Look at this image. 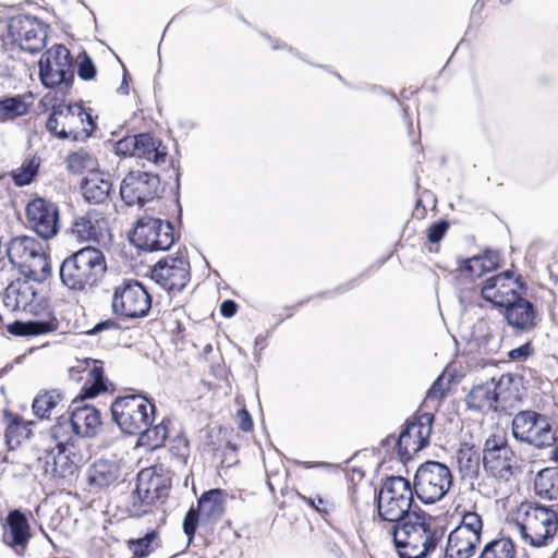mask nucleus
I'll return each instance as SVG.
<instances>
[{"instance_id":"5701e85b","label":"nucleus","mask_w":558,"mask_h":558,"mask_svg":"<svg viewBox=\"0 0 558 558\" xmlns=\"http://www.w3.org/2000/svg\"><path fill=\"white\" fill-rule=\"evenodd\" d=\"M57 450H51L39 459L44 462L45 474L53 478L73 476L84 463L83 456L74 451V446L60 447Z\"/></svg>"},{"instance_id":"680f3d73","label":"nucleus","mask_w":558,"mask_h":558,"mask_svg":"<svg viewBox=\"0 0 558 558\" xmlns=\"http://www.w3.org/2000/svg\"><path fill=\"white\" fill-rule=\"evenodd\" d=\"M36 260H38L40 264H43L41 265L43 278L40 279V280H43L51 274V267H50V264L48 263L47 256L44 252H43V256L37 257ZM36 280H39V279L36 277Z\"/></svg>"},{"instance_id":"37998d69","label":"nucleus","mask_w":558,"mask_h":558,"mask_svg":"<svg viewBox=\"0 0 558 558\" xmlns=\"http://www.w3.org/2000/svg\"><path fill=\"white\" fill-rule=\"evenodd\" d=\"M38 170L39 161L35 157L26 159L21 167L11 172L12 181L19 187L29 185L38 174Z\"/></svg>"},{"instance_id":"6ab92c4d","label":"nucleus","mask_w":558,"mask_h":558,"mask_svg":"<svg viewBox=\"0 0 558 558\" xmlns=\"http://www.w3.org/2000/svg\"><path fill=\"white\" fill-rule=\"evenodd\" d=\"M70 232L78 242L101 244L110 239L108 219L102 213L96 209L74 217Z\"/></svg>"},{"instance_id":"0eeeda50","label":"nucleus","mask_w":558,"mask_h":558,"mask_svg":"<svg viewBox=\"0 0 558 558\" xmlns=\"http://www.w3.org/2000/svg\"><path fill=\"white\" fill-rule=\"evenodd\" d=\"M155 411V403L141 393L119 396L110 405L112 421L122 433L131 436L154 423Z\"/></svg>"},{"instance_id":"a878e982","label":"nucleus","mask_w":558,"mask_h":558,"mask_svg":"<svg viewBox=\"0 0 558 558\" xmlns=\"http://www.w3.org/2000/svg\"><path fill=\"white\" fill-rule=\"evenodd\" d=\"M505 379L509 384L511 381L510 375L501 376L498 381L493 378L489 381L474 386L465 397L468 408L481 412L497 411L500 396L498 389L502 386Z\"/></svg>"},{"instance_id":"f3484780","label":"nucleus","mask_w":558,"mask_h":558,"mask_svg":"<svg viewBox=\"0 0 558 558\" xmlns=\"http://www.w3.org/2000/svg\"><path fill=\"white\" fill-rule=\"evenodd\" d=\"M8 32L15 41H19L22 50L32 54L39 52L46 45V26L35 16H13L9 22Z\"/></svg>"},{"instance_id":"ddd939ff","label":"nucleus","mask_w":558,"mask_h":558,"mask_svg":"<svg viewBox=\"0 0 558 558\" xmlns=\"http://www.w3.org/2000/svg\"><path fill=\"white\" fill-rule=\"evenodd\" d=\"M151 307L146 287L135 279H125L114 288L112 310L126 318L145 317Z\"/></svg>"},{"instance_id":"f8f14e48","label":"nucleus","mask_w":558,"mask_h":558,"mask_svg":"<svg viewBox=\"0 0 558 558\" xmlns=\"http://www.w3.org/2000/svg\"><path fill=\"white\" fill-rule=\"evenodd\" d=\"M435 416L424 412L409 417L397 438L396 449L403 463L429 445Z\"/></svg>"},{"instance_id":"4d7b16f0","label":"nucleus","mask_w":558,"mask_h":558,"mask_svg":"<svg viewBox=\"0 0 558 558\" xmlns=\"http://www.w3.org/2000/svg\"><path fill=\"white\" fill-rule=\"evenodd\" d=\"M445 396V389L442 387V377L439 376L430 386L426 392L425 402L433 400L439 401Z\"/></svg>"},{"instance_id":"c9c22d12","label":"nucleus","mask_w":558,"mask_h":558,"mask_svg":"<svg viewBox=\"0 0 558 558\" xmlns=\"http://www.w3.org/2000/svg\"><path fill=\"white\" fill-rule=\"evenodd\" d=\"M137 447H146L150 450L160 448L168 437V426L165 421L147 424L137 435Z\"/></svg>"},{"instance_id":"79ce46f5","label":"nucleus","mask_w":558,"mask_h":558,"mask_svg":"<svg viewBox=\"0 0 558 558\" xmlns=\"http://www.w3.org/2000/svg\"><path fill=\"white\" fill-rule=\"evenodd\" d=\"M62 399V395L58 390L45 391L35 397L32 403V409L36 417H49L52 409L57 407Z\"/></svg>"},{"instance_id":"7c9ffc66","label":"nucleus","mask_w":558,"mask_h":558,"mask_svg":"<svg viewBox=\"0 0 558 558\" xmlns=\"http://www.w3.org/2000/svg\"><path fill=\"white\" fill-rule=\"evenodd\" d=\"M227 493L220 488L204 492L197 499V510L209 522L220 520L226 510Z\"/></svg>"},{"instance_id":"a19ab883","label":"nucleus","mask_w":558,"mask_h":558,"mask_svg":"<svg viewBox=\"0 0 558 558\" xmlns=\"http://www.w3.org/2000/svg\"><path fill=\"white\" fill-rule=\"evenodd\" d=\"M515 548L513 542L508 537L496 538L488 542L478 558H514Z\"/></svg>"},{"instance_id":"603ef678","label":"nucleus","mask_w":558,"mask_h":558,"mask_svg":"<svg viewBox=\"0 0 558 558\" xmlns=\"http://www.w3.org/2000/svg\"><path fill=\"white\" fill-rule=\"evenodd\" d=\"M135 140H136V134L132 135V136H125V137L119 140L116 143V147H114L116 153L118 155L134 157V150L136 148V145L134 143Z\"/></svg>"},{"instance_id":"6e6d98bb","label":"nucleus","mask_w":558,"mask_h":558,"mask_svg":"<svg viewBox=\"0 0 558 558\" xmlns=\"http://www.w3.org/2000/svg\"><path fill=\"white\" fill-rule=\"evenodd\" d=\"M533 353V348L530 342H525L524 344L512 349L508 352V357L511 361H525Z\"/></svg>"},{"instance_id":"c03bdc74","label":"nucleus","mask_w":558,"mask_h":558,"mask_svg":"<svg viewBox=\"0 0 558 558\" xmlns=\"http://www.w3.org/2000/svg\"><path fill=\"white\" fill-rule=\"evenodd\" d=\"M66 166L69 171L74 174H81L84 171L92 173L96 167V160L88 151L80 149L68 156Z\"/></svg>"},{"instance_id":"aec40b11","label":"nucleus","mask_w":558,"mask_h":558,"mask_svg":"<svg viewBox=\"0 0 558 558\" xmlns=\"http://www.w3.org/2000/svg\"><path fill=\"white\" fill-rule=\"evenodd\" d=\"M7 257L9 263L20 270L26 278L36 280L37 272L27 260L43 256V246L33 236L21 235L13 238L7 245Z\"/></svg>"},{"instance_id":"f704fd0d","label":"nucleus","mask_w":558,"mask_h":558,"mask_svg":"<svg viewBox=\"0 0 558 558\" xmlns=\"http://www.w3.org/2000/svg\"><path fill=\"white\" fill-rule=\"evenodd\" d=\"M499 255L492 251H485L483 256H474L463 259L460 264V270L481 277L486 271H492L498 267Z\"/></svg>"},{"instance_id":"09e8293b","label":"nucleus","mask_w":558,"mask_h":558,"mask_svg":"<svg viewBox=\"0 0 558 558\" xmlns=\"http://www.w3.org/2000/svg\"><path fill=\"white\" fill-rule=\"evenodd\" d=\"M199 518H202V514L198 512V510L194 507H192L185 514L183 520V532L189 538V544L193 541Z\"/></svg>"},{"instance_id":"de8ad7c7","label":"nucleus","mask_w":558,"mask_h":558,"mask_svg":"<svg viewBox=\"0 0 558 558\" xmlns=\"http://www.w3.org/2000/svg\"><path fill=\"white\" fill-rule=\"evenodd\" d=\"M97 74L96 65L93 59L85 51L82 53L81 59L77 63V75L83 81H90L95 78Z\"/></svg>"},{"instance_id":"864d4df0","label":"nucleus","mask_w":558,"mask_h":558,"mask_svg":"<svg viewBox=\"0 0 558 558\" xmlns=\"http://www.w3.org/2000/svg\"><path fill=\"white\" fill-rule=\"evenodd\" d=\"M171 454L179 461V463H186L189 457V441L184 438L175 440V445L171 446Z\"/></svg>"},{"instance_id":"8fccbe9b","label":"nucleus","mask_w":558,"mask_h":558,"mask_svg":"<svg viewBox=\"0 0 558 558\" xmlns=\"http://www.w3.org/2000/svg\"><path fill=\"white\" fill-rule=\"evenodd\" d=\"M449 229V222L446 219H440L434 222L427 230V240L430 243H439L446 235Z\"/></svg>"},{"instance_id":"473e14b6","label":"nucleus","mask_w":558,"mask_h":558,"mask_svg":"<svg viewBox=\"0 0 558 558\" xmlns=\"http://www.w3.org/2000/svg\"><path fill=\"white\" fill-rule=\"evenodd\" d=\"M534 490L541 498L558 500V468L541 470L534 481Z\"/></svg>"},{"instance_id":"49530a36","label":"nucleus","mask_w":558,"mask_h":558,"mask_svg":"<svg viewBox=\"0 0 558 558\" xmlns=\"http://www.w3.org/2000/svg\"><path fill=\"white\" fill-rule=\"evenodd\" d=\"M4 415L7 416H10L11 417V421L10 423L8 424L7 426V429H5V445L8 447L9 450H14L15 448H17L21 444V436H22V432H21V423H22V417L17 414H12L11 412L9 411H4Z\"/></svg>"},{"instance_id":"e433bc0d","label":"nucleus","mask_w":558,"mask_h":558,"mask_svg":"<svg viewBox=\"0 0 558 558\" xmlns=\"http://www.w3.org/2000/svg\"><path fill=\"white\" fill-rule=\"evenodd\" d=\"M477 544L466 536L450 532L445 549V558H470L474 555Z\"/></svg>"},{"instance_id":"4c0bfd02","label":"nucleus","mask_w":558,"mask_h":558,"mask_svg":"<svg viewBox=\"0 0 558 558\" xmlns=\"http://www.w3.org/2000/svg\"><path fill=\"white\" fill-rule=\"evenodd\" d=\"M159 545V533L157 530H150L142 537L126 541V547L134 558L148 557Z\"/></svg>"},{"instance_id":"dca6fc26","label":"nucleus","mask_w":558,"mask_h":558,"mask_svg":"<svg viewBox=\"0 0 558 558\" xmlns=\"http://www.w3.org/2000/svg\"><path fill=\"white\" fill-rule=\"evenodd\" d=\"M190 263L179 252L175 257L167 256L154 266L151 278L169 293L181 292L191 279Z\"/></svg>"},{"instance_id":"e2e57ef3","label":"nucleus","mask_w":558,"mask_h":558,"mask_svg":"<svg viewBox=\"0 0 558 558\" xmlns=\"http://www.w3.org/2000/svg\"><path fill=\"white\" fill-rule=\"evenodd\" d=\"M128 77H129V74H128L126 70L124 69V74H123V77H122V82H121L120 87L118 88V93L119 94H122V95H128L129 94V81H128Z\"/></svg>"},{"instance_id":"ea45409f","label":"nucleus","mask_w":558,"mask_h":558,"mask_svg":"<svg viewBox=\"0 0 558 558\" xmlns=\"http://www.w3.org/2000/svg\"><path fill=\"white\" fill-rule=\"evenodd\" d=\"M29 107L21 95L5 96L0 99V122L13 120L28 113Z\"/></svg>"},{"instance_id":"423d86ee","label":"nucleus","mask_w":558,"mask_h":558,"mask_svg":"<svg viewBox=\"0 0 558 558\" xmlns=\"http://www.w3.org/2000/svg\"><path fill=\"white\" fill-rule=\"evenodd\" d=\"M96 124L90 112L81 104L60 102L52 106L46 122V129L52 135L61 140L72 138L77 141L81 133L89 137Z\"/></svg>"},{"instance_id":"bb28decb","label":"nucleus","mask_w":558,"mask_h":558,"mask_svg":"<svg viewBox=\"0 0 558 558\" xmlns=\"http://www.w3.org/2000/svg\"><path fill=\"white\" fill-rule=\"evenodd\" d=\"M454 459L459 473L463 481H470L474 484L480 477L482 456L474 444L461 442L456 451Z\"/></svg>"},{"instance_id":"1a4fd4ad","label":"nucleus","mask_w":558,"mask_h":558,"mask_svg":"<svg viewBox=\"0 0 558 558\" xmlns=\"http://www.w3.org/2000/svg\"><path fill=\"white\" fill-rule=\"evenodd\" d=\"M512 436L536 448L553 447L558 440L550 420L535 411H521L512 420Z\"/></svg>"},{"instance_id":"20e7f679","label":"nucleus","mask_w":558,"mask_h":558,"mask_svg":"<svg viewBox=\"0 0 558 558\" xmlns=\"http://www.w3.org/2000/svg\"><path fill=\"white\" fill-rule=\"evenodd\" d=\"M515 525L523 542L532 547H543L557 533L558 513L539 504H522Z\"/></svg>"},{"instance_id":"13d9d810","label":"nucleus","mask_w":558,"mask_h":558,"mask_svg":"<svg viewBox=\"0 0 558 558\" xmlns=\"http://www.w3.org/2000/svg\"><path fill=\"white\" fill-rule=\"evenodd\" d=\"M119 329H120V324L116 319L109 318V319L101 320V322L97 323L92 329L86 331V335L94 336L104 330H119Z\"/></svg>"},{"instance_id":"6e6552de","label":"nucleus","mask_w":558,"mask_h":558,"mask_svg":"<svg viewBox=\"0 0 558 558\" xmlns=\"http://www.w3.org/2000/svg\"><path fill=\"white\" fill-rule=\"evenodd\" d=\"M452 483V473L445 463L428 460L417 468L413 489L423 504L429 505L442 499Z\"/></svg>"},{"instance_id":"338daca9","label":"nucleus","mask_w":558,"mask_h":558,"mask_svg":"<svg viewBox=\"0 0 558 558\" xmlns=\"http://www.w3.org/2000/svg\"><path fill=\"white\" fill-rule=\"evenodd\" d=\"M355 282H356V279H354V280H352V281H350V282L345 283V286H340V287H338V288L336 289V291H337V292H340V293H341V292H344V291H347V290L351 289V288L354 286V283H355Z\"/></svg>"},{"instance_id":"5fc2aeb1","label":"nucleus","mask_w":558,"mask_h":558,"mask_svg":"<svg viewBox=\"0 0 558 558\" xmlns=\"http://www.w3.org/2000/svg\"><path fill=\"white\" fill-rule=\"evenodd\" d=\"M514 272L508 269L500 274L494 275L493 277H495L496 279L500 278V281H504V283L506 284H513V287H515L518 290H525L526 286L522 277L518 276L514 280H512Z\"/></svg>"},{"instance_id":"052dcab7","label":"nucleus","mask_w":558,"mask_h":558,"mask_svg":"<svg viewBox=\"0 0 558 558\" xmlns=\"http://www.w3.org/2000/svg\"><path fill=\"white\" fill-rule=\"evenodd\" d=\"M238 304L233 300H225L220 304V314L226 318H231L236 314Z\"/></svg>"},{"instance_id":"b1692460","label":"nucleus","mask_w":558,"mask_h":558,"mask_svg":"<svg viewBox=\"0 0 558 558\" xmlns=\"http://www.w3.org/2000/svg\"><path fill=\"white\" fill-rule=\"evenodd\" d=\"M501 313L507 324L521 332H530L537 325V310L531 301L522 296L521 292L501 310Z\"/></svg>"},{"instance_id":"9b49d317","label":"nucleus","mask_w":558,"mask_h":558,"mask_svg":"<svg viewBox=\"0 0 558 558\" xmlns=\"http://www.w3.org/2000/svg\"><path fill=\"white\" fill-rule=\"evenodd\" d=\"M130 241L141 251H168L175 242L174 228L168 220L143 216L136 221Z\"/></svg>"},{"instance_id":"2f4dec72","label":"nucleus","mask_w":558,"mask_h":558,"mask_svg":"<svg viewBox=\"0 0 558 558\" xmlns=\"http://www.w3.org/2000/svg\"><path fill=\"white\" fill-rule=\"evenodd\" d=\"M120 475V468L116 461L98 460L88 471V482L99 488L113 484Z\"/></svg>"},{"instance_id":"58836bf2","label":"nucleus","mask_w":558,"mask_h":558,"mask_svg":"<svg viewBox=\"0 0 558 558\" xmlns=\"http://www.w3.org/2000/svg\"><path fill=\"white\" fill-rule=\"evenodd\" d=\"M482 530L483 521L481 515L475 511H466L463 513L460 524L451 533L466 536L480 543Z\"/></svg>"},{"instance_id":"9d476101","label":"nucleus","mask_w":558,"mask_h":558,"mask_svg":"<svg viewBox=\"0 0 558 558\" xmlns=\"http://www.w3.org/2000/svg\"><path fill=\"white\" fill-rule=\"evenodd\" d=\"M39 80L47 88L64 85L71 87L74 82V59L70 50L56 44L46 50L38 62Z\"/></svg>"},{"instance_id":"4468645a","label":"nucleus","mask_w":558,"mask_h":558,"mask_svg":"<svg viewBox=\"0 0 558 558\" xmlns=\"http://www.w3.org/2000/svg\"><path fill=\"white\" fill-rule=\"evenodd\" d=\"M513 459L514 452L505 434H492L486 438L482 450V463L489 476L508 482L513 475Z\"/></svg>"},{"instance_id":"cd10ccee","label":"nucleus","mask_w":558,"mask_h":558,"mask_svg":"<svg viewBox=\"0 0 558 558\" xmlns=\"http://www.w3.org/2000/svg\"><path fill=\"white\" fill-rule=\"evenodd\" d=\"M501 279L490 276L481 287V296L493 304L495 308L502 310L520 293L513 284H506Z\"/></svg>"},{"instance_id":"72a5a7b5","label":"nucleus","mask_w":558,"mask_h":558,"mask_svg":"<svg viewBox=\"0 0 558 558\" xmlns=\"http://www.w3.org/2000/svg\"><path fill=\"white\" fill-rule=\"evenodd\" d=\"M57 329L54 320H15L7 326L9 333L17 337H32L45 335Z\"/></svg>"},{"instance_id":"7ed1b4c3","label":"nucleus","mask_w":558,"mask_h":558,"mask_svg":"<svg viewBox=\"0 0 558 558\" xmlns=\"http://www.w3.org/2000/svg\"><path fill=\"white\" fill-rule=\"evenodd\" d=\"M172 488L171 472L162 465L141 470L136 477V487L131 495L130 511L134 517L150 512L157 501H163Z\"/></svg>"},{"instance_id":"69168bd1","label":"nucleus","mask_w":558,"mask_h":558,"mask_svg":"<svg viewBox=\"0 0 558 558\" xmlns=\"http://www.w3.org/2000/svg\"><path fill=\"white\" fill-rule=\"evenodd\" d=\"M484 9V0H476L473 8H472V17L476 14H480L482 10Z\"/></svg>"},{"instance_id":"4be33fe9","label":"nucleus","mask_w":558,"mask_h":558,"mask_svg":"<svg viewBox=\"0 0 558 558\" xmlns=\"http://www.w3.org/2000/svg\"><path fill=\"white\" fill-rule=\"evenodd\" d=\"M2 527V542L16 555L23 556L32 538V530L26 513L20 509L10 510Z\"/></svg>"},{"instance_id":"0e129e2a","label":"nucleus","mask_w":558,"mask_h":558,"mask_svg":"<svg viewBox=\"0 0 558 558\" xmlns=\"http://www.w3.org/2000/svg\"><path fill=\"white\" fill-rule=\"evenodd\" d=\"M397 438L395 435H389L387 436L385 439L381 440L380 442V446L383 448H386V447H390L392 446L395 449H396V441H397Z\"/></svg>"},{"instance_id":"2eb2a0df","label":"nucleus","mask_w":558,"mask_h":558,"mask_svg":"<svg viewBox=\"0 0 558 558\" xmlns=\"http://www.w3.org/2000/svg\"><path fill=\"white\" fill-rule=\"evenodd\" d=\"M162 192L159 175L148 171H130L120 185L121 198L128 206L143 207Z\"/></svg>"},{"instance_id":"c85d7f7f","label":"nucleus","mask_w":558,"mask_h":558,"mask_svg":"<svg viewBox=\"0 0 558 558\" xmlns=\"http://www.w3.org/2000/svg\"><path fill=\"white\" fill-rule=\"evenodd\" d=\"M136 148L134 157L145 159L154 165H160L166 161L167 150L162 142L154 133L144 132L136 134Z\"/></svg>"},{"instance_id":"bf43d9fd","label":"nucleus","mask_w":558,"mask_h":558,"mask_svg":"<svg viewBox=\"0 0 558 558\" xmlns=\"http://www.w3.org/2000/svg\"><path fill=\"white\" fill-rule=\"evenodd\" d=\"M239 428L243 432H251L253 429V420L250 412L242 408L236 413Z\"/></svg>"},{"instance_id":"c756f323","label":"nucleus","mask_w":558,"mask_h":558,"mask_svg":"<svg viewBox=\"0 0 558 558\" xmlns=\"http://www.w3.org/2000/svg\"><path fill=\"white\" fill-rule=\"evenodd\" d=\"M81 191L84 199L89 204H105L112 191V182L105 178L104 173L92 172L81 183Z\"/></svg>"},{"instance_id":"a18cd8bd","label":"nucleus","mask_w":558,"mask_h":558,"mask_svg":"<svg viewBox=\"0 0 558 558\" xmlns=\"http://www.w3.org/2000/svg\"><path fill=\"white\" fill-rule=\"evenodd\" d=\"M72 432V422L70 416L58 417L56 424L50 428L51 437L57 441L56 448L65 447V446H74L70 442Z\"/></svg>"},{"instance_id":"a211bd4d","label":"nucleus","mask_w":558,"mask_h":558,"mask_svg":"<svg viewBox=\"0 0 558 558\" xmlns=\"http://www.w3.org/2000/svg\"><path fill=\"white\" fill-rule=\"evenodd\" d=\"M26 216L32 229L43 239L49 240L59 231V208L45 198L38 197L26 206Z\"/></svg>"},{"instance_id":"412c9836","label":"nucleus","mask_w":558,"mask_h":558,"mask_svg":"<svg viewBox=\"0 0 558 558\" xmlns=\"http://www.w3.org/2000/svg\"><path fill=\"white\" fill-rule=\"evenodd\" d=\"M84 372H87L88 378L77 398L82 400L93 399L108 390V380L105 377L102 362L93 359L77 361L75 366L69 368V377L72 380L80 381Z\"/></svg>"},{"instance_id":"f257e3e1","label":"nucleus","mask_w":558,"mask_h":558,"mask_svg":"<svg viewBox=\"0 0 558 558\" xmlns=\"http://www.w3.org/2000/svg\"><path fill=\"white\" fill-rule=\"evenodd\" d=\"M435 519L417 508L391 525V535L400 558H426L434 551L444 531L433 526Z\"/></svg>"},{"instance_id":"393cba45","label":"nucleus","mask_w":558,"mask_h":558,"mask_svg":"<svg viewBox=\"0 0 558 558\" xmlns=\"http://www.w3.org/2000/svg\"><path fill=\"white\" fill-rule=\"evenodd\" d=\"M83 401L81 398L72 401L70 414L72 432L77 436L94 437L101 426V413L94 405Z\"/></svg>"},{"instance_id":"774afa93","label":"nucleus","mask_w":558,"mask_h":558,"mask_svg":"<svg viewBox=\"0 0 558 558\" xmlns=\"http://www.w3.org/2000/svg\"><path fill=\"white\" fill-rule=\"evenodd\" d=\"M271 44H272V49H279V48H283L286 47V45H278V41L277 40H272L271 39Z\"/></svg>"},{"instance_id":"3c124183","label":"nucleus","mask_w":558,"mask_h":558,"mask_svg":"<svg viewBox=\"0 0 558 558\" xmlns=\"http://www.w3.org/2000/svg\"><path fill=\"white\" fill-rule=\"evenodd\" d=\"M302 499L306 502V505L315 509L322 515L326 517L330 513L331 505L329 504L328 500H325L319 495H316L314 497L302 496Z\"/></svg>"},{"instance_id":"39448f33","label":"nucleus","mask_w":558,"mask_h":558,"mask_svg":"<svg viewBox=\"0 0 558 558\" xmlns=\"http://www.w3.org/2000/svg\"><path fill=\"white\" fill-rule=\"evenodd\" d=\"M375 499L379 518L392 524L421 508L413 505L412 485L403 476L387 477Z\"/></svg>"},{"instance_id":"f03ea898","label":"nucleus","mask_w":558,"mask_h":558,"mask_svg":"<svg viewBox=\"0 0 558 558\" xmlns=\"http://www.w3.org/2000/svg\"><path fill=\"white\" fill-rule=\"evenodd\" d=\"M107 271L105 254L97 247H83L60 264L62 286L73 292H87L96 287Z\"/></svg>"}]
</instances>
